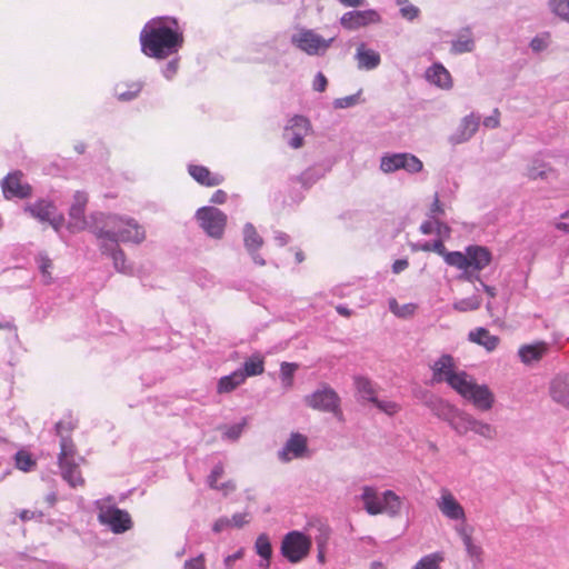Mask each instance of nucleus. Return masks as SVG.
<instances>
[{
	"label": "nucleus",
	"mask_w": 569,
	"mask_h": 569,
	"mask_svg": "<svg viewBox=\"0 0 569 569\" xmlns=\"http://www.w3.org/2000/svg\"><path fill=\"white\" fill-rule=\"evenodd\" d=\"M481 117L475 112L465 116L453 133L448 138V141L452 146L461 144L469 141L475 133L478 131L480 126Z\"/></svg>",
	"instance_id": "obj_18"
},
{
	"label": "nucleus",
	"mask_w": 569,
	"mask_h": 569,
	"mask_svg": "<svg viewBox=\"0 0 569 569\" xmlns=\"http://www.w3.org/2000/svg\"><path fill=\"white\" fill-rule=\"evenodd\" d=\"M333 38L326 40L310 29H302L291 37V43L309 56L323 54L331 46Z\"/></svg>",
	"instance_id": "obj_8"
},
{
	"label": "nucleus",
	"mask_w": 569,
	"mask_h": 569,
	"mask_svg": "<svg viewBox=\"0 0 569 569\" xmlns=\"http://www.w3.org/2000/svg\"><path fill=\"white\" fill-rule=\"evenodd\" d=\"M436 505L441 515L448 520L466 523L465 509L448 488L440 490Z\"/></svg>",
	"instance_id": "obj_14"
},
{
	"label": "nucleus",
	"mask_w": 569,
	"mask_h": 569,
	"mask_svg": "<svg viewBox=\"0 0 569 569\" xmlns=\"http://www.w3.org/2000/svg\"><path fill=\"white\" fill-rule=\"evenodd\" d=\"M63 422L56 423V432L60 437V453L58 462H69L74 460L76 448L69 436L62 435Z\"/></svg>",
	"instance_id": "obj_33"
},
{
	"label": "nucleus",
	"mask_w": 569,
	"mask_h": 569,
	"mask_svg": "<svg viewBox=\"0 0 569 569\" xmlns=\"http://www.w3.org/2000/svg\"><path fill=\"white\" fill-rule=\"evenodd\" d=\"M254 551L259 556L258 568L259 569H269L271 566L272 559V546L270 541V537L268 533H260L254 541Z\"/></svg>",
	"instance_id": "obj_25"
},
{
	"label": "nucleus",
	"mask_w": 569,
	"mask_h": 569,
	"mask_svg": "<svg viewBox=\"0 0 569 569\" xmlns=\"http://www.w3.org/2000/svg\"><path fill=\"white\" fill-rule=\"evenodd\" d=\"M319 179V176L316 174L312 170H306L302 172L299 177H297V180L306 188L311 187L317 180Z\"/></svg>",
	"instance_id": "obj_52"
},
{
	"label": "nucleus",
	"mask_w": 569,
	"mask_h": 569,
	"mask_svg": "<svg viewBox=\"0 0 569 569\" xmlns=\"http://www.w3.org/2000/svg\"><path fill=\"white\" fill-rule=\"evenodd\" d=\"M551 399L569 409V375L556 376L549 385Z\"/></svg>",
	"instance_id": "obj_24"
},
{
	"label": "nucleus",
	"mask_w": 569,
	"mask_h": 569,
	"mask_svg": "<svg viewBox=\"0 0 569 569\" xmlns=\"http://www.w3.org/2000/svg\"><path fill=\"white\" fill-rule=\"evenodd\" d=\"M228 527H231V521L230 519L226 518V517H221L219 518L218 520H216V522L213 523L212 526V530L216 532V533H219L221 531H223L226 528Z\"/></svg>",
	"instance_id": "obj_62"
},
{
	"label": "nucleus",
	"mask_w": 569,
	"mask_h": 569,
	"mask_svg": "<svg viewBox=\"0 0 569 569\" xmlns=\"http://www.w3.org/2000/svg\"><path fill=\"white\" fill-rule=\"evenodd\" d=\"M178 70V60L169 61L162 70L163 76L167 79H172V77L177 73Z\"/></svg>",
	"instance_id": "obj_60"
},
{
	"label": "nucleus",
	"mask_w": 569,
	"mask_h": 569,
	"mask_svg": "<svg viewBox=\"0 0 569 569\" xmlns=\"http://www.w3.org/2000/svg\"><path fill=\"white\" fill-rule=\"evenodd\" d=\"M190 176L199 183L208 187H214L221 183L220 176H213L208 168L203 166L191 164L188 168Z\"/></svg>",
	"instance_id": "obj_34"
},
{
	"label": "nucleus",
	"mask_w": 569,
	"mask_h": 569,
	"mask_svg": "<svg viewBox=\"0 0 569 569\" xmlns=\"http://www.w3.org/2000/svg\"><path fill=\"white\" fill-rule=\"evenodd\" d=\"M184 569H206L204 556L200 553L199 556L188 559L183 565Z\"/></svg>",
	"instance_id": "obj_54"
},
{
	"label": "nucleus",
	"mask_w": 569,
	"mask_h": 569,
	"mask_svg": "<svg viewBox=\"0 0 569 569\" xmlns=\"http://www.w3.org/2000/svg\"><path fill=\"white\" fill-rule=\"evenodd\" d=\"M99 241V249L102 254L110 256L113 260V267L117 271L126 274L132 273V267L127 264L124 252L119 248V244L114 242H108L104 240Z\"/></svg>",
	"instance_id": "obj_22"
},
{
	"label": "nucleus",
	"mask_w": 569,
	"mask_h": 569,
	"mask_svg": "<svg viewBox=\"0 0 569 569\" xmlns=\"http://www.w3.org/2000/svg\"><path fill=\"white\" fill-rule=\"evenodd\" d=\"M443 213H445V210H443V208H442V206H441V203H440V200H439L438 194L436 193V196H435V200H433V202H432V204H431V208H430V214H429V217H430L431 219H435V218H436V216H440V214H443Z\"/></svg>",
	"instance_id": "obj_59"
},
{
	"label": "nucleus",
	"mask_w": 569,
	"mask_h": 569,
	"mask_svg": "<svg viewBox=\"0 0 569 569\" xmlns=\"http://www.w3.org/2000/svg\"><path fill=\"white\" fill-rule=\"evenodd\" d=\"M380 20V14L373 9L352 10L342 14L340 23L347 30H357L369 24L378 23Z\"/></svg>",
	"instance_id": "obj_17"
},
{
	"label": "nucleus",
	"mask_w": 569,
	"mask_h": 569,
	"mask_svg": "<svg viewBox=\"0 0 569 569\" xmlns=\"http://www.w3.org/2000/svg\"><path fill=\"white\" fill-rule=\"evenodd\" d=\"M423 168L421 160L412 153L400 152L385 154L380 160V169L386 172H395L403 169L409 173L420 172Z\"/></svg>",
	"instance_id": "obj_10"
},
{
	"label": "nucleus",
	"mask_w": 569,
	"mask_h": 569,
	"mask_svg": "<svg viewBox=\"0 0 569 569\" xmlns=\"http://www.w3.org/2000/svg\"><path fill=\"white\" fill-rule=\"evenodd\" d=\"M197 219L206 233L220 239L227 224V216L216 207H202L197 210Z\"/></svg>",
	"instance_id": "obj_9"
},
{
	"label": "nucleus",
	"mask_w": 569,
	"mask_h": 569,
	"mask_svg": "<svg viewBox=\"0 0 569 569\" xmlns=\"http://www.w3.org/2000/svg\"><path fill=\"white\" fill-rule=\"evenodd\" d=\"M427 406L436 417L446 421L456 432L461 430L460 422L466 411L437 397L431 398Z\"/></svg>",
	"instance_id": "obj_12"
},
{
	"label": "nucleus",
	"mask_w": 569,
	"mask_h": 569,
	"mask_svg": "<svg viewBox=\"0 0 569 569\" xmlns=\"http://www.w3.org/2000/svg\"><path fill=\"white\" fill-rule=\"evenodd\" d=\"M242 376L246 380L247 377L259 376L264 371V362L260 356H253L244 361Z\"/></svg>",
	"instance_id": "obj_38"
},
{
	"label": "nucleus",
	"mask_w": 569,
	"mask_h": 569,
	"mask_svg": "<svg viewBox=\"0 0 569 569\" xmlns=\"http://www.w3.org/2000/svg\"><path fill=\"white\" fill-rule=\"evenodd\" d=\"M380 411L387 413L388 416H393L400 410V406L390 400H379L376 398V401L372 402Z\"/></svg>",
	"instance_id": "obj_48"
},
{
	"label": "nucleus",
	"mask_w": 569,
	"mask_h": 569,
	"mask_svg": "<svg viewBox=\"0 0 569 569\" xmlns=\"http://www.w3.org/2000/svg\"><path fill=\"white\" fill-rule=\"evenodd\" d=\"M244 382L242 370L238 369L228 376H223L218 382V392L227 393L234 390L238 386Z\"/></svg>",
	"instance_id": "obj_37"
},
{
	"label": "nucleus",
	"mask_w": 569,
	"mask_h": 569,
	"mask_svg": "<svg viewBox=\"0 0 569 569\" xmlns=\"http://www.w3.org/2000/svg\"><path fill=\"white\" fill-rule=\"evenodd\" d=\"M455 391L481 411H488L493 407L495 396L489 387L476 383L468 373H466Z\"/></svg>",
	"instance_id": "obj_4"
},
{
	"label": "nucleus",
	"mask_w": 569,
	"mask_h": 569,
	"mask_svg": "<svg viewBox=\"0 0 569 569\" xmlns=\"http://www.w3.org/2000/svg\"><path fill=\"white\" fill-rule=\"evenodd\" d=\"M249 513L248 512H238V513H234L232 516V518L230 519L231 521V527H236V528H241L243 527L246 523L249 522Z\"/></svg>",
	"instance_id": "obj_57"
},
{
	"label": "nucleus",
	"mask_w": 569,
	"mask_h": 569,
	"mask_svg": "<svg viewBox=\"0 0 569 569\" xmlns=\"http://www.w3.org/2000/svg\"><path fill=\"white\" fill-rule=\"evenodd\" d=\"M552 172L550 166L538 160H535L528 168V177L532 180L547 179Z\"/></svg>",
	"instance_id": "obj_41"
},
{
	"label": "nucleus",
	"mask_w": 569,
	"mask_h": 569,
	"mask_svg": "<svg viewBox=\"0 0 569 569\" xmlns=\"http://www.w3.org/2000/svg\"><path fill=\"white\" fill-rule=\"evenodd\" d=\"M355 387L357 389L358 395L369 402L376 401L377 390L373 382L363 376H356L353 378Z\"/></svg>",
	"instance_id": "obj_36"
},
{
	"label": "nucleus",
	"mask_w": 569,
	"mask_h": 569,
	"mask_svg": "<svg viewBox=\"0 0 569 569\" xmlns=\"http://www.w3.org/2000/svg\"><path fill=\"white\" fill-rule=\"evenodd\" d=\"M122 87H123V84H117V87H116V94H117L118 100L131 101L141 91L142 83L141 82H132V83L126 84V87L128 88L127 90H122Z\"/></svg>",
	"instance_id": "obj_40"
},
{
	"label": "nucleus",
	"mask_w": 569,
	"mask_h": 569,
	"mask_svg": "<svg viewBox=\"0 0 569 569\" xmlns=\"http://www.w3.org/2000/svg\"><path fill=\"white\" fill-rule=\"evenodd\" d=\"M460 426L461 430H457V435L459 436H465L469 431H472L473 433L487 440H493L497 437L496 427L482 420L476 419L468 412H465Z\"/></svg>",
	"instance_id": "obj_20"
},
{
	"label": "nucleus",
	"mask_w": 569,
	"mask_h": 569,
	"mask_svg": "<svg viewBox=\"0 0 569 569\" xmlns=\"http://www.w3.org/2000/svg\"><path fill=\"white\" fill-rule=\"evenodd\" d=\"M432 383L447 382L453 390L460 385V381L466 376V371H456V362L451 355H441L431 366Z\"/></svg>",
	"instance_id": "obj_7"
},
{
	"label": "nucleus",
	"mask_w": 569,
	"mask_h": 569,
	"mask_svg": "<svg viewBox=\"0 0 569 569\" xmlns=\"http://www.w3.org/2000/svg\"><path fill=\"white\" fill-rule=\"evenodd\" d=\"M548 351V345L545 341H538L531 345H523L518 350V356L522 363L531 365L542 359Z\"/></svg>",
	"instance_id": "obj_27"
},
{
	"label": "nucleus",
	"mask_w": 569,
	"mask_h": 569,
	"mask_svg": "<svg viewBox=\"0 0 569 569\" xmlns=\"http://www.w3.org/2000/svg\"><path fill=\"white\" fill-rule=\"evenodd\" d=\"M23 173L20 170L8 173L1 181L2 193L6 199H26L32 194L29 183L22 182Z\"/></svg>",
	"instance_id": "obj_16"
},
{
	"label": "nucleus",
	"mask_w": 569,
	"mask_h": 569,
	"mask_svg": "<svg viewBox=\"0 0 569 569\" xmlns=\"http://www.w3.org/2000/svg\"><path fill=\"white\" fill-rule=\"evenodd\" d=\"M475 49V41L472 39L471 29L463 28L458 39L451 41V52L456 54L471 52Z\"/></svg>",
	"instance_id": "obj_35"
},
{
	"label": "nucleus",
	"mask_w": 569,
	"mask_h": 569,
	"mask_svg": "<svg viewBox=\"0 0 569 569\" xmlns=\"http://www.w3.org/2000/svg\"><path fill=\"white\" fill-rule=\"evenodd\" d=\"M243 557V549L237 550L234 553L227 556L223 559V565L227 569H232L233 563Z\"/></svg>",
	"instance_id": "obj_58"
},
{
	"label": "nucleus",
	"mask_w": 569,
	"mask_h": 569,
	"mask_svg": "<svg viewBox=\"0 0 569 569\" xmlns=\"http://www.w3.org/2000/svg\"><path fill=\"white\" fill-rule=\"evenodd\" d=\"M89 231L98 240L108 242L140 243L146 239V231L137 220L126 216L94 212L91 214Z\"/></svg>",
	"instance_id": "obj_2"
},
{
	"label": "nucleus",
	"mask_w": 569,
	"mask_h": 569,
	"mask_svg": "<svg viewBox=\"0 0 569 569\" xmlns=\"http://www.w3.org/2000/svg\"><path fill=\"white\" fill-rule=\"evenodd\" d=\"M328 81L322 72H318L313 79L312 88L315 91L323 92L327 88Z\"/></svg>",
	"instance_id": "obj_56"
},
{
	"label": "nucleus",
	"mask_w": 569,
	"mask_h": 569,
	"mask_svg": "<svg viewBox=\"0 0 569 569\" xmlns=\"http://www.w3.org/2000/svg\"><path fill=\"white\" fill-rule=\"evenodd\" d=\"M426 79L441 89L448 90L452 88L451 74L441 63H433L426 70Z\"/></svg>",
	"instance_id": "obj_26"
},
{
	"label": "nucleus",
	"mask_w": 569,
	"mask_h": 569,
	"mask_svg": "<svg viewBox=\"0 0 569 569\" xmlns=\"http://www.w3.org/2000/svg\"><path fill=\"white\" fill-rule=\"evenodd\" d=\"M19 517H20V519L22 521H29V520L34 519V518L41 519L43 517V512L42 511H32V510L23 509V510L20 511Z\"/></svg>",
	"instance_id": "obj_61"
},
{
	"label": "nucleus",
	"mask_w": 569,
	"mask_h": 569,
	"mask_svg": "<svg viewBox=\"0 0 569 569\" xmlns=\"http://www.w3.org/2000/svg\"><path fill=\"white\" fill-rule=\"evenodd\" d=\"M465 549L469 557L476 559L477 561L481 560L482 548L476 543H473L472 538L469 541L463 542Z\"/></svg>",
	"instance_id": "obj_51"
},
{
	"label": "nucleus",
	"mask_w": 569,
	"mask_h": 569,
	"mask_svg": "<svg viewBox=\"0 0 569 569\" xmlns=\"http://www.w3.org/2000/svg\"><path fill=\"white\" fill-rule=\"evenodd\" d=\"M403 500L392 490H386L382 492V513H386L390 518H397L401 513Z\"/></svg>",
	"instance_id": "obj_31"
},
{
	"label": "nucleus",
	"mask_w": 569,
	"mask_h": 569,
	"mask_svg": "<svg viewBox=\"0 0 569 569\" xmlns=\"http://www.w3.org/2000/svg\"><path fill=\"white\" fill-rule=\"evenodd\" d=\"M445 560L442 552H432L423 556L412 569H441V562Z\"/></svg>",
	"instance_id": "obj_39"
},
{
	"label": "nucleus",
	"mask_w": 569,
	"mask_h": 569,
	"mask_svg": "<svg viewBox=\"0 0 569 569\" xmlns=\"http://www.w3.org/2000/svg\"><path fill=\"white\" fill-rule=\"evenodd\" d=\"M183 37L177 30V20L154 18L140 32L141 51L156 59L176 53L182 46Z\"/></svg>",
	"instance_id": "obj_1"
},
{
	"label": "nucleus",
	"mask_w": 569,
	"mask_h": 569,
	"mask_svg": "<svg viewBox=\"0 0 569 569\" xmlns=\"http://www.w3.org/2000/svg\"><path fill=\"white\" fill-rule=\"evenodd\" d=\"M416 249L426 251V252L433 251V252L438 253L439 256H441L445 261H446V256H448L451 252V251H447V249L443 244V241L441 239H437L432 242L426 241L421 244H418L416 247Z\"/></svg>",
	"instance_id": "obj_44"
},
{
	"label": "nucleus",
	"mask_w": 569,
	"mask_h": 569,
	"mask_svg": "<svg viewBox=\"0 0 569 569\" xmlns=\"http://www.w3.org/2000/svg\"><path fill=\"white\" fill-rule=\"evenodd\" d=\"M360 93H361V90L358 93H356V94L346 96V97L336 99L333 101L335 108H337V109H346V108H350V107L356 106L359 102Z\"/></svg>",
	"instance_id": "obj_49"
},
{
	"label": "nucleus",
	"mask_w": 569,
	"mask_h": 569,
	"mask_svg": "<svg viewBox=\"0 0 569 569\" xmlns=\"http://www.w3.org/2000/svg\"><path fill=\"white\" fill-rule=\"evenodd\" d=\"M39 268L42 273V277L44 278L46 282L51 281V272L50 269L52 268V261L51 259L46 254H40L38 258Z\"/></svg>",
	"instance_id": "obj_50"
},
{
	"label": "nucleus",
	"mask_w": 569,
	"mask_h": 569,
	"mask_svg": "<svg viewBox=\"0 0 569 569\" xmlns=\"http://www.w3.org/2000/svg\"><path fill=\"white\" fill-rule=\"evenodd\" d=\"M419 8L413 4H406L401 7L400 14L408 21L415 20L419 16Z\"/></svg>",
	"instance_id": "obj_53"
},
{
	"label": "nucleus",
	"mask_w": 569,
	"mask_h": 569,
	"mask_svg": "<svg viewBox=\"0 0 569 569\" xmlns=\"http://www.w3.org/2000/svg\"><path fill=\"white\" fill-rule=\"evenodd\" d=\"M223 465L221 462L217 463L209 477H208V485L210 488L212 489H217V490H221V489H230V490H233L234 489V485H232L231 482H227V483H222L221 486H218V479L223 475Z\"/></svg>",
	"instance_id": "obj_42"
},
{
	"label": "nucleus",
	"mask_w": 569,
	"mask_h": 569,
	"mask_svg": "<svg viewBox=\"0 0 569 569\" xmlns=\"http://www.w3.org/2000/svg\"><path fill=\"white\" fill-rule=\"evenodd\" d=\"M566 221H559L555 224L556 229L569 233V210L560 216Z\"/></svg>",
	"instance_id": "obj_64"
},
{
	"label": "nucleus",
	"mask_w": 569,
	"mask_h": 569,
	"mask_svg": "<svg viewBox=\"0 0 569 569\" xmlns=\"http://www.w3.org/2000/svg\"><path fill=\"white\" fill-rule=\"evenodd\" d=\"M311 539L301 531L292 530L281 540L280 553L291 563L302 561L310 552Z\"/></svg>",
	"instance_id": "obj_6"
},
{
	"label": "nucleus",
	"mask_w": 569,
	"mask_h": 569,
	"mask_svg": "<svg viewBox=\"0 0 569 569\" xmlns=\"http://www.w3.org/2000/svg\"><path fill=\"white\" fill-rule=\"evenodd\" d=\"M468 339L469 341L483 347L489 352L493 351L500 342L498 336L491 335L489 330L483 327H479L476 328L475 330H471L468 333Z\"/></svg>",
	"instance_id": "obj_28"
},
{
	"label": "nucleus",
	"mask_w": 569,
	"mask_h": 569,
	"mask_svg": "<svg viewBox=\"0 0 569 569\" xmlns=\"http://www.w3.org/2000/svg\"><path fill=\"white\" fill-rule=\"evenodd\" d=\"M243 244L256 264H266L264 259L258 253V250L263 244V239L250 222H247L243 227Z\"/></svg>",
	"instance_id": "obj_21"
},
{
	"label": "nucleus",
	"mask_w": 569,
	"mask_h": 569,
	"mask_svg": "<svg viewBox=\"0 0 569 569\" xmlns=\"http://www.w3.org/2000/svg\"><path fill=\"white\" fill-rule=\"evenodd\" d=\"M499 117H500V112L499 110L496 108L492 112V114L486 117L483 119V126L486 128H491V129H495V128H498L499 124H500V120H499Z\"/></svg>",
	"instance_id": "obj_55"
},
{
	"label": "nucleus",
	"mask_w": 569,
	"mask_h": 569,
	"mask_svg": "<svg viewBox=\"0 0 569 569\" xmlns=\"http://www.w3.org/2000/svg\"><path fill=\"white\" fill-rule=\"evenodd\" d=\"M63 221H64V218L62 214H58L57 213V210L53 212L52 216H50V219L47 220V222L50 223V226L56 230V231H59L60 228L62 227L63 224Z\"/></svg>",
	"instance_id": "obj_63"
},
{
	"label": "nucleus",
	"mask_w": 569,
	"mask_h": 569,
	"mask_svg": "<svg viewBox=\"0 0 569 569\" xmlns=\"http://www.w3.org/2000/svg\"><path fill=\"white\" fill-rule=\"evenodd\" d=\"M34 461L31 456L26 451H18L16 453V466L18 469L22 471H29L32 466H34Z\"/></svg>",
	"instance_id": "obj_47"
},
{
	"label": "nucleus",
	"mask_w": 569,
	"mask_h": 569,
	"mask_svg": "<svg viewBox=\"0 0 569 569\" xmlns=\"http://www.w3.org/2000/svg\"><path fill=\"white\" fill-rule=\"evenodd\" d=\"M98 520L113 533H123L131 529L132 520L128 511L108 505L106 500H97Z\"/></svg>",
	"instance_id": "obj_5"
},
{
	"label": "nucleus",
	"mask_w": 569,
	"mask_h": 569,
	"mask_svg": "<svg viewBox=\"0 0 569 569\" xmlns=\"http://www.w3.org/2000/svg\"><path fill=\"white\" fill-rule=\"evenodd\" d=\"M24 211L32 218L41 222H47V220L50 219V216L56 211V206L49 200L40 199L33 203L27 204L24 207Z\"/></svg>",
	"instance_id": "obj_30"
},
{
	"label": "nucleus",
	"mask_w": 569,
	"mask_h": 569,
	"mask_svg": "<svg viewBox=\"0 0 569 569\" xmlns=\"http://www.w3.org/2000/svg\"><path fill=\"white\" fill-rule=\"evenodd\" d=\"M59 468L61 470L62 479L66 480L70 487L76 488L84 483L79 469V465L76 462V460H70L69 462H59Z\"/></svg>",
	"instance_id": "obj_32"
},
{
	"label": "nucleus",
	"mask_w": 569,
	"mask_h": 569,
	"mask_svg": "<svg viewBox=\"0 0 569 569\" xmlns=\"http://www.w3.org/2000/svg\"><path fill=\"white\" fill-rule=\"evenodd\" d=\"M306 403L319 411L337 413L340 408V398L332 388L325 386L307 396Z\"/></svg>",
	"instance_id": "obj_13"
},
{
	"label": "nucleus",
	"mask_w": 569,
	"mask_h": 569,
	"mask_svg": "<svg viewBox=\"0 0 569 569\" xmlns=\"http://www.w3.org/2000/svg\"><path fill=\"white\" fill-rule=\"evenodd\" d=\"M88 202L87 193L83 191H77L73 196V202L69 210V222L68 229L71 232H79L84 229L89 230L91 223V217L89 220L84 218V209Z\"/></svg>",
	"instance_id": "obj_15"
},
{
	"label": "nucleus",
	"mask_w": 569,
	"mask_h": 569,
	"mask_svg": "<svg viewBox=\"0 0 569 569\" xmlns=\"http://www.w3.org/2000/svg\"><path fill=\"white\" fill-rule=\"evenodd\" d=\"M549 7L556 16L569 22V0H550Z\"/></svg>",
	"instance_id": "obj_45"
},
{
	"label": "nucleus",
	"mask_w": 569,
	"mask_h": 569,
	"mask_svg": "<svg viewBox=\"0 0 569 569\" xmlns=\"http://www.w3.org/2000/svg\"><path fill=\"white\" fill-rule=\"evenodd\" d=\"M492 254L487 247L470 244L465 252L451 251L446 263L461 270L458 279L467 282L480 281V271L491 263Z\"/></svg>",
	"instance_id": "obj_3"
},
{
	"label": "nucleus",
	"mask_w": 569,
	"mask_h": 569,
	"mask_svg": "<svg viewBox=\"0 0 569 569\" xmlns=\"http://www.w3.org/2000/svg\"><path fill=\"white\" fill-rule=\"evenodd\" d=\"M278 459L288 463L295 459H303L310 457L307 436L300 432H291L283 447L277 453Z\"/></svg>",
	"instance_id": "obj_11"
},
{
	"label": "nucleus",
	"mask_w": 569,
	"mask_h": 569,
	"mask_svg": "<svg viewBox=\"0 0 569 569\" xmlns=\"http://www.w3.org/2000/svg\"><path fill=\"white\" fill-rule=\"evenodd\" d=\"M481 306V298L473 295L468 298L460 299L455 301L452 308L459 312L473 311L479 309Z\"/></svg>",
	"instance_id": "obj_43"
},
{
	"label": "nucleus",
	"mask_w": 569,
	"mask_h": 569,
	"mask_svg": "<svg viewBox=\"0 0 569 569\" xmlns=\"http://www.w3.org/2000/svg\"><path fill=\"white\" fill-rule=\"evenodd\" d=\"M363 502V508L370 516H377L382 513L380 506L382 505V495L378 496L376 488L365 486L360 496Z\"/></svg>",
	"instance_id": "obj_29"
},
{
	"label": "nucleus",
	"mask_w": 569,
	"mask_h": 569,
	"mask_svg": "<svg viewBox=\"0 0 569 569\" xmlns=\"http://www.w3.org/2000/svg\"><path fill=\"white\" fill-rule=\"evenodd\" d=\"M310 129L309 120L303 116H295L290 119L289 124L284 127L283 138L287 143L298 149L303 144V138Z\"/></svg>",
	"instance_id": "obj_19"
},
{
	"label": "nucleus",
	"mask_w": 569,
	"mask_h": 569,
	"mask_svg": "<svg viewBox=\"0 0 569 569\" xmlns=\"http://www.w3.org/2000/svg\"><path fill=\"white\" fill-rule=\"evenodd\" d=\"M355 59L357 61V67L360 70H375L381 63L380 53L373 49L368 48L363 42L358 44Z\"/></svg>",
	"instance_id": "obj_23"
},
{
	"label": "nucleus",
	"mask_w": 569,
	"mask_h": 569,
	"mask_svg": "<svg viewBox=\"0 0 569 569\" xmlns=\"http://www.w3.org/2000/svg\"><path fill=\"white\" fill-rule=\"evenodd\" d=\"M298 365L291 363V362H282L280 367V377L281 381L286 387H289L292 385V378L295 375V371L297 370Z\"/></svg>",
	"instance_id": "obj_46"
}]
</instances>
